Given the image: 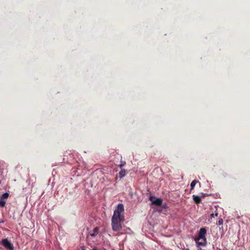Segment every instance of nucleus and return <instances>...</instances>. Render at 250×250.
<instances>
[{
    "label": "nucleus",
    "mask_w": 250,
    "mask_h": 250,
    "mask_svg": "<svg viewBox=\"0 0 250 250\" xmlns=\"http://www.w3.org/2000/svg\"><path fill=\"white\" fill-rule=\"evenodd\" d=\"M99 228L98 227L95 228L93 230V233L90 234L91 236H96L98 233Z\"/></svg>",
    "instance_id": "obj_7"
},
{
    "label": "nucleus",
    "mask_w": 250,
    "mask_h": 250,
    "mask_svg": "<svg viewBox=\"0 0 250 250\" xmlns=\"http://www.w3.org/2000/svg\"><path fill=\"white\" fill-rule=\"evenodd\" d=\"M216 224H217V225H219V226L223 225V219L222 218H219Z\"/></svg>",
    "instance_id": "obj_11"
},
{
    "label": "nucleus",
    "mask_w": 250,
    "mask_h": 250,
    "mask_svg": "<svg viewBox=\"0 0 250 250\" xmlns=\"http://www.w3.org/2000/svg\"><path fill=\"white\" fill-rule=\"evenodd\" d=\"M9 197V193L6 192L3 194L1 197V199H7Z\"/></svg>",
    "instance_id": "obj_9"
},
{
    "label": "nucleus",
    "mask_w": 250,
    "mask_h": 250,
    "mask_svg": "<svg viewBox=\"0 0 250 250\" xmlns=\"http://www.w3.org/2000/svg\"><path fill=\"white\" fill-rule=\"evenodd\" d=\"M197 183H199V181L197 180H194L193 181H192L191 182V183L190 184V187H191L190 191H191L194 188L195 185Z\"/></svg>",
    "instance_id": "obj_6"
},
{
    "label": "nucleus",
    "mask_w": 250,
    "mask_h": 250,
    "mask_svg": "<svg viewBox=\"0 0 250 250\" xmlns=\"http://www.w3.org/2000/svg\"><path fill=\"white\" fill-rule=\"evenodd\" d=\"M206 196V194H204L203 195V197H205Z\"/></svg>",
    "instance_id": "obj_17"
},
{
    "label": "nucleus",
    "mask_w": 250,
    "mask_h": 250,
    "mask_svg": "<svg viewBox=\"0 0 250 250\" xmlns=\"http://www.w3.org/2000/svg\"><path fill=\"white\" fill-rule=\"evenodd\" d=\"M1 244L6 249H9L10 250H14V248L13 244H12L7 238H5L2 240Z\"/></svg>",
    "instance_id": "obj_3"
},
{
    "label": "nucleus",
    "mask_w": 250,
    "mask_h": 250,
    "mask_svg": "<svg viewBox=\"0 0 250 250\" xmlns=\"http://www.w3.org/2000/svg\"><path fill=\"white\" fill-rule=\"evenodd\" d=\"M207 230L205 228H202L200 229L198 236L195 240L198 247L205 246L206 245L207 238L205 236Z\"/></svg>",
    "instance_id": "obj_2"
},
{
    "label": "nucleus",
    "mask_w": 250,
    "mask_h": 250,
    "mask_svg": "<svg viewBox=\"0 0 250 250\" xmlns=\"http://www.w3.org/2000/svg\"><path fill=\"white\" fill-rule=\"evenodd\" d=\"M5 201L3 199L0 198V206L3 207L5 206Z\"/></svg>",
    "instance_id": "obj_10"
},
{
    "label": "nucleus",
    "mask_w": 250,
    "mask_h": 250,
    "mask_svg": "<svg viewBox=\"0 0 250 250\" xmlns=\"http://www.w3.org/2000/svg\"><path fill=\"white\" fill-rule=\"evenodd\" d=\"M184 250H190L189 249L187 248V249H185Z\"/></svg>",
    "instance_id": "obj_16"
},
{
    "label": "nucleus",
    "mask_w": 250,
    "mask_h": 250,
    "mask_svg": "<svg viewBox=\"0 0 250 250\" xmlns=\"http://www.w3.org/2000/svg\"><path fill=\"white\" fill-rule=\"evenodd\" d=\"M192 199L196 204H199L201 202V197L198 195H193Z\"/></svg>",
    "instance_id": "obj_5"
},
{
    "label": "nucleus",
    "mask_w": 250,
    "mask_h": 250,
    "mask_svg": "<svg viewBox=\"0 0 250 250\" xmlns=\"http://www.w3.org/2000/svg\"><path fill=\"white\" fill-rule=\"evenodd\" d=\"M218 215V213L217 212L215 213V214H214V215L216 216H217Z\"/></svg>",
    "instance_id": "obj_15"
},
{
    "label": "nucleus",
    "mask_w": 250,
    "mask_h": 250,
    "mask_svg": "<svg viewBox=\"0 0 250 250\" xmlns=\"http://www.w3.org/2000/svg\"><path fill=\"white\" fill-rule=\"evenodd\" d=\"M214 214H213V213H212L210 214L211 218L214 217Z\"/></svg>",
    "instance_id": "obj_13"
},
{
    "label": "nucleus",
    "mask_w": 250,
    "mask_h": 250,
    "mask_svg": "<svg viewBox=\"0 0 250 250\" xmlns=\"http://www.w3.org/2000/svg\"><path fill=\"white\" fill-rule=\"evenodd\" d=\"M124 207L122 204H118L116 209L114 211L111 219L112 229L119 231L122 229L121 222L124 220Z\"/></svg>",
    "instance_id": "obj_1"
},
{
    "label": "nucleus",
    "mask_w": 250,
    "mask_h": 250,
    "mask_svg": "<svg viewBox=\"0 0 250 250\" xmlns=\"http://www.w3.org/2000/svg\"><path fill=\"white\" fill-rule=\"evenodd\" d=\"M92 250H98V249L96 247H95L92 249Z\"/></svg>",
    "instance_id": "obj_14"
},
{
    "label": "nucleus",
    "mask_w": 250,
    "mask_h": 250,
    "mask_svg": "<svg viewBox=\"0 0 250 250\" xmlns=\"http://www.w3.org/2000/svg\"><path fill=\"white\" fill-rule=\"evenodd\" d=\"M119 175L120 178L124 177L125 175V169L121 170L119 173Z\"/></svg>",
    "instance_id": "obj_8"
},
{
    "label": "nucleus",
    "mask_w": 250,
    "mask_h": 250,
    "mask_svg": "<svg viewBox=\"0 0 250 250\" xmlns=\"http://www.w3.org/2000/svg\"><path fill=\"white\" fill-rule=\"evenodd\" d=\"M149 200L152 202L153 205L160 206L162 204V200L161 198H157L151 196L149 197Z\"/></svg>",
    "instance_id": "obj_4"
},
{
    "label": "nucleus",
    "mask_w": 250,
    "mask_h": 250,
    "mask_svg": "<svg viewBox=\"0 0 250 250\" xmlns=\"http://www.w3.org/2000/svg\"><path fill=\"white\" fill-rule=\"evenodd\" d=\"M125 164V162H124V163H122L119 165V167H124Z\"/></svg>",
    "instance_id": "obj_12"
},
{
    "label": "nucleus",
    "mask_w": 250,
    "mask_h": 250,
    "mask_svg": "<svg viewBox=\"0 0 250 250\" xmlns=\"http://www.w3.org/2000/svg\"><path fill=\"white\" fill-rule=\"evenodd\" d=\"M2 222H3V221H0V223H2Z\"/></svg>",
    "instance_id": "obj_18"
}]
</instances>
